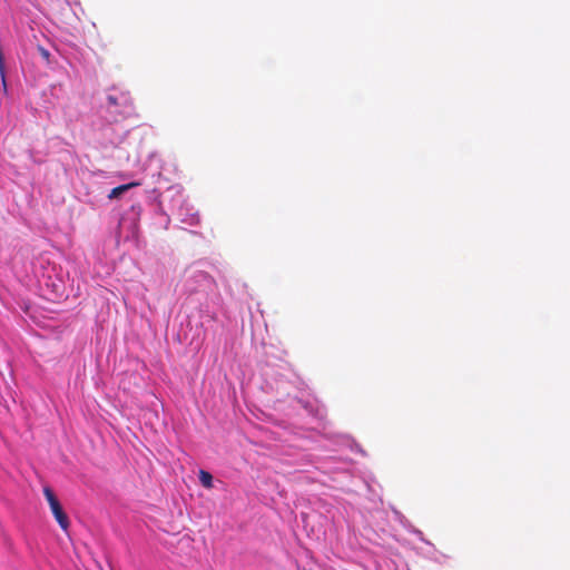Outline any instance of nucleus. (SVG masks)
<instances>
[{"label":"nucleus","instance_id":"nucleus-4","mask_svg":"<svg viewBox=\"0 0 570 570\" xmlns=\"http://www.w3.org/2000/svg\"><path fill=\"white\" fill-rule=\"evenodd\" d=\"M198 476H199V481L204 488H206V489L213 488V475L209 472H207L205 470H200Z\"/></svg>","mask_w":570,"mask_h":570},{"label":"nucleus","instance_id":"nucleus-1","mask_svg":"<svg viewBox=\"0 0 570 570\" xmlns=\"http://www.w3.org/2000/svg\"><path fill=\"white\" fill-rule=\"evenodd\" d=\"M43 494H45V497L50 505L51 512H52L55 519L57 520V522L59 523L60 528L63 531H67L69 528V519H68V515L65 513L55 492L49 487H45Z\"/></svg>","mask_w":570,"mask_h":570},{"label":"nucleus","instance_id":"nucleus-3","mask_svg":"<svg viewBox=\"0 0 570 570\" xmlns=\"http://www.w3.org/2000/svg\"><path fill=\"white\" fill-rule=\"evenodd\" d=\"M137 186H140V183L139 181H131V183H128V184H125V185H120V186H117L115 188H112L108 195V198L109 199H115V198H118L120 197L125 191L134 188V187H137Z\"/></svg>","mask_w":570,"mask_h":570},{"label":"nucleus","instance_id":"nucleus-5","mask_svg":"<svg viewBox=\"0 0 570 570\" xmlns=\"http://www.w3.org/2000/svg\"><path fill=\"white\" fill-rule=\"evenodd\" d=\"M39 52L43 59L49 60L50 53L47 49L39 47Z\"/></svg>","mask_w":570,"mask_h":570},{"label":"nucleus","instance_id":"nucleus-6","mask_svg":"<svg viewBox=\"0 0 570 570\" xmlns=\"http://www.w3.org/2000/svg\"><path fill=\"white\" fill-rule=\"evenodd\" d=\"M200 276L208 277V275L206 273H200Z\"/></svg>","mask_w":570,"mask_h":570},{"label":"nucleus","instance_id":"nucleus-2","mask_svg":"<svg viewBox=\"0 0 570 570\" xmlns=\"http://www.w3.org/2000/svg\"><path fill=\"white\" fill-rule=\"evenodd\" d=\"M107 106L111 107H122L129 108L132 106L131 98L127 92H120L119 96L108 95L107 96Z\"/></svg>","mask_w":570,"mask_h":570}]
</instances>
